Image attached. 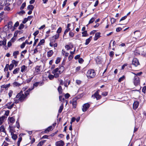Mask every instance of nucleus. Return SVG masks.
Instances as JSON below:
<instances>
[{"label":"nucleus","mask_w":146,"mask_h":146,"mask_svg":"<svg viewBox=\"0 0 146 146\" xmlns=\"http://www.w3.org/2000/svg\"><path fill=\"white\" fill-rule=\"evenodd\" d=\"M31 90L30 89H29L24 92L20 91L17 95L16 98H19L20 101L22 102L27 98V96L29 95Z\"/></svg>","instance_id":"obj_1"},{"label":"nucleus","mask_w":146,"mask_h":146,"mask_svg":"<svg viewBox=\"0 0 146 146\" xmlns=\"http://www.w3.org/2000/svg\"><path fill=\"white\" fill-rule=\"evenodd\" d=\"M86 75L88 78H91L94 77L96 73L93 70H88Z\"/></svg>","instance_id":"obj_2"},{"label":"nucleus","mask_w":146,"mask_h":146,"mask_svg":"<svg viewBox=\"0 0 146 146\" xmlns=\"http://www.w3.org/2000/svg\"><path fill=\"white\" fill-rule=\"evenodd\" d=\"M14 127H13L10 125L9 127V131L11 132L12 138L14 140H15L17 138V135L14 134L13 132L14 131L13 129Z\"/></svg>","instance_id":"obj_3"},{"label":"nucleus","mask_w":146,"mask_h":146,"mask_svg":"<svg viewBox=\"0 0 146 146\" xmlns=\"http://www.w3.org/2000/svg\"><path fill=\"white\" fill-rule=\"evenodd\" d=\"M134 84L137 86L139 84L140 81L139 78L137 76L135 75L133 79Z\"/></svg>","instance_id":"obj_4"},{"label":"nucleus","mask_w":146,"mask_h":146,"mask_svg":"<svg viewBox=\"0 0 146 146\" xmlns=\"http://www.w3.org/2000/svg\"><path fill=\"white\" fill-rule=\"evenodd\" d=\"M98 92V91H96L94 94L92 95V97L94 99L96 98L97 100L100 99L101 98V96L99 95Z\"/></svg>","instance_id":"obj_5"},{"label":"nucleus","mask_w":146,"mask_h":146,"mask_svg":"<svg viewBox=\"0 0 146 146\" xmlns=\"http://www.w3.org/2000/svg\"><path fill=\"white\" fill-rule=\"evenodd\" d=\"M134 34L135 35V37H133V38H134L136 40L139 38L141 36V33L138 30L134 31Z\"/></svg>","instance_id":"obj_6"},{"label":"nucleus","mask_w":146,"mask_h":146,"mask_svg":"<svg viewBox=\"0 0 146 146\" xmlns=\"http://www.w3.org/2000/svg\"><path fill=\"white\" fill-rule=\"evenodd\" d=\"M139 64L138 60L136 58H133L132 61V64L134 66H137Z\"/></svg>","instance_id":"obj_7"},{"label":"nucleus","mask_w":146,"mask_h":146,"mask_svg":"<svg viewBox=\"0 0 146 146\" xmlns=\"http://www.w3.org/2000/svg\"><path fill=\"white\" fill-rule=\"evenodd\" d=\"M90 104L88 103L84 104L83 106L82 111L84 112L86 111L90 107Z\"/></svg>","instance_id":"obj_8"},{"label":"nucleus","mask_w":146,"mask_h":146,"mask_svg":"<svg viewBox=\"0 0 146 146\" xmlns=\"http://www.w3.org/2000/svg\"><path fill=\"white\" fill-rule=\"evenodd\" d=\"M55 145L56 146H63L64 145V142L61 140H60L55 143Z\"/></svg>","instance_id":"obj_9"},{"label":"nucleus","mask_w":146,"mask_h":146,"mask_svg":"<svg viewBox=\"0 0 146 146\" xmlns=\"http://www.w3.org/2000/svg\"><path fill=\"white\" fill-rule=\"evenodd\" d=\"M77 98H74L73 99V101L72 102V104L73 107L75 108H76L77 104Z\"/></svg>","instance_id":"obj_10"},{"label":"nucleus","mask_w":146,"mask_h":146,"mask_svg":"<svg viewBox=\"0 0 146 146\" xmlns=\"http://www.w3.org/2000/svg\"><path fill=\"white\" fill-rule=\"evenodd\" d=\"M139 102L137 101L134 102L133 104V109L135 110L139 106Z\"/></svg>","instance_id":"obj_11"},{"label":"nucleus","mask_w":146,"mask_h":146,"mask_svg":"<svg viewBox=\"0 0 146 146\" xmlns=\"http://www.w3.org/2000/svg\"><path fill=\"white\" fill-rule=\"evenodd\" d=\"M40 67L37 66L35 68V73L36 74H39L40 72Z\"/></svg>","instance_id":"obj_12"},{"label":"nucleus","mask_w":146,"mask_h":146,"mask_svg":"<svg viewBox=\"0 0 146 146\" xmlns=\"http://www.w3.org/2000/svg\"><path fill=\"white\" fill-rule=\"evenodd\" d=\"M100 33L98 32L96 33L95 34V37L94 38V40H96L98 38H99L100 36Z\"/></svg>","instance_id":"obj_13"},{"label":"nucleus","mask_w":146,"mask_h":146,"mask_svg":"<svg viewBox=\"0 0 146 146\" xmlns=\"http://www.w3.org/2000/svg\"><path fill=\"white\" fill-rule=\"evenodd\" d=\"M8 119L9 121V122H10L11 123H13L15 121V119L13 117H9Z\"/></svg>","instance_id":"obj_14"},{"label":"nucleus","mask_w":146,"mask_h":146,"mask_svg":"<svg viewBox=\"0 0 146 146\" xmlns=\"http://www.w3.org/2000/svg\"><path fill=\"white\" fill-rule=\"evenodd\" d=\"M53 130L52 127V126H50L48 127L47 129H46L45 131L44 132L45 133L49 132L50 131H51Z\"/></svg>","instance_id":"obj_15"},{"label":"nucleus","mask_w":146,"mask_h":146,"mask_svg":"<svg viewBox=\"0 0 146 146\" xmlns=\"http://www.w3.org/2000/svg\"><path fill=\"white\" fill-rule=\"evenodd\" d=\"M59 68H57L52 71V73H61L62 72L60 70H59Z\"/></svg>","instance_id":"obj_16"},{"label":"nucleus","mask_w":146,"mask_h":146,"mask_svg":"<svg viewBox=\"0 0 146 146\" xmlns=\"http://www.w3.org/2000/svg\"><path fill=\"white\" fill-rule=\"evenodd\" d=\"M53 54V52L52 50H50L47 52V56L48 57H51Z\"/></svg>","instance_id":"obj_17"},{"label":"nucleus","mask_w":146,"mask_h":146,"mask_svg":"<svg viewBox=\"0 0 146 146\" xmlns=\"http://www.w3.org/2000/svg\"><path fill=\"white\" fill-rule=\"evenodd\" d=\"M6 44V40L4 39L3 41H0V46L3 45L5 46Z\"/></svg>","instance_id":"obj_18"},{"label":"nucleus","mask_w":146,"mask_h":146,"mask_svg":"<svg viewBox=\"0 0 146 146\" xmlns=\"http://www.w3.org/2000/svg\"><path fill=\"white\" fill-rule=\"evenodd\" d=\"M73 47V44H71L70 45H66L65 47L66 49L67 50H69L72 48Z\"/></svg>","instance_id":"obj_19"},{"label":"nucleus","mask_w":146,"mask_h":146,"mask_svg":"<svg viewBox=\"0 0 146 146\" xmlns=\"http://www.w3.org/2000/svg\"><path fill=\"white\" fill-rule=\"evenodd\" d=\"M27 68V67L25 65H23L21 68V72H24L25 71Z\"/></svg>","instance_id":"obj_20"},{"label":"nucleus","mask_w":146,"mask_h":146,"mask_svg":"<svg viewBox=\"0 0 146 146\" xmlns=\"http://www.w3.org/2000/svg\"><path fill=\"white\" fill-rule=\"evenodd\" d=\"M39 84V82H36L34 84H33V87L32 88H30L31 90V91L33 90V89L35 87H37Z\"/></svg>","instance_id":"obj_21"},{"label":"nucleus","mask_w":146,"mask_h":146,"mask_svg":"<svg viewBox=\"0 0 146 146\" xmlns=\"http://www.w3.org/2000/svg\"><path fill=\"white\" fill-rule=\"evenodd\" d=\"M19 53L18 51H16L13 52V56H14L15 58H17V55L19 54Z\"/></svg>","instance_id":"obj_22"},{"label":"nucleus","mask_w":146,"mask_h":146,"mask_svg":"<svg viewBox=\"0 0 146 146\" xmlns=\"http://www.w3.org/2000/svg\"><path fill=\"white\" fill-rule=\"evenodd\" d=\"M13 23L12 22L10 21L9 22L8 24L7 27L9 29H11L12 27Z\"/></svg>","instance_id":"obj_23"},{"label":"nucleus","mask_w":146,"mask_h":146,"mask_svg":"<svg viewBox=\"0 0 146 146\" xmlns=\"http://www.w3.org/2000/svg\"><path fill=\"white\" fill-rule=\"evenodd\" d=\"M55 40L53 39L52 38V39L50 40V43L49 45L50 46L52 47L53 45V43L55 42Z\"/></svg>","instance_id":"obj_24"},{"label":"nucleus","mask_w":146,"mask_h":146,"mask_svg":"<svg viewBox=\"0 0 146 146\" xmlns=\"http://www.w3.org/2000/svg\"><path fill=\"white\" fill-rule=\"evenodd\" d=\"M63 108V104L62 103L61 106L60 107V108L58 110V112L60 113H61Z\"/></svg>","instance_id":"obj_25"},{"label":"nucleus","mask_w":146,"mask_h":146,"mask_svg":"<svg viewBox=\"0 0 146 146\" xmlns=\"http://www.w3.org/2000/svg\"><path fill=\"white\" fill-rule=\"evenodd\" d=\"M5 118V117L4 116H2L0 118V125H1L3 123L4 119Z\"/></svg>","instance_id":"obj_26"},{"label":"nucleus","mask_w":146,"mask_h":146,"mask_svg":"<svg viewBox=\"0 0 146 146\" xmlns=\"http://www.w3.org/2000/svg\"><path fill=\"white\" fill-rule=\"evenodd\" d=\"M82 36L86 37L88 36V35L87 33V31H86L83 32L82 33Z\"/></svg>","instance_id":"obj_27"},{"label":"nucleus","mask_w":146,"mask_h":146,"mask_svg":"<svg viewBox=\"0 0 146 146\" xmlns=\"http://www.w3.org/2000/svg\"><path fill=\"white\" fill-rule=\"evenodd\" d=\"M5 132V130L4 125H2L0 127V132Z\"/></svg>","instance_id":"obj_28"},{"label":"nucleus","mask_w":146,"mask_h":146,"mask_svg":"<svg viewBox=\"0 0 146 146\" xmlns=\"http://www.w3.org/2000/svg\"><path fill=\"white\" fill-rule=\"evenodd\" d=\"M20 69L19 68H16L13 72V73L14 74H16L18 73Z\"/></svg>","instance_id":"obj_29"},{"label":"nucleus","mask_w":146,"mask_h":146,"mask_svg":"<svg viewBox=\"0 0 146 146\" xmlns=\"http://www.w3.org/2000/svg\"><path fill=\"white\" fill-rule=\"evenodd\" d=\"M59 34H56L55 35L53 36L52 37L53 39L55 40H56V39L58 38L59 37Z\"/></svg>","instance_id":"obj_30"},{"label":"nucleus","mask_w":146,"mask_h":146,"mask_svg":"<svg viewBox=\"0 0 146 146\" xmlns=\"http://www.w3.org/2000/svg\"><path fill=\"white\" fill-rule=\"evenodd\" d=\"M46 140H44L40 141L38 144L37 146H41L45 142Z\"/></svg>","instance_id":"obj_31"},{"label":"nucleus","mask_w":146,"mask_h":146,"mask_svg":"<svg viewBox=\"0 0 146 146\" xmlns=\"http://www.w3.org/2000/svg\"><path fill=\"white\" fill-rule=\"evenodd\" d=\"M34 8V6L33 5H29L27 7V9L31 11H33Z\"/></svg>","instance_id":"obj_32"},{"label":"nucleus","mask_w":146,"mask_h":146,"mask_svg":"<svg viewBox=\"0 0 146 146\" xmlns=\"http://www.w3.org/2000/svg\"><path fill=\"white\" fill-rule=\"evenodd\" d=\"M58 90L60 94L62 93V87L60 86H59L58 88Z\"/></svg>","instance_id":"obj_33"},{"label":"nucleus","mask_w":146,"mask_h":146,"mask_svg":"<svg viewBox=\"0 0 146 146\" xmlns=\"http://www.w3.org/2000/svg\"><path fill=\"white\" fill-rule=\"evenodd\" d=\"M44 42L45 40L44 39H42L41 40H40L39 43L37 45V46L41 45L42 44L44 43Z\"/></svg>","instance_id":"obj_34"},{"label":"nucleus","mask_w":146,"mask_h":146,"mask_svg":"<svg viewBox=\"0 0 146 146\" xmlns=\"http://www.w3.org/2000/svg\"><path fill=\"white\" fill-rule=\"evenodd\" d=\"M95 18L92 17L89 21L88 24L92 23L95 19Z\"/></svg>","instance_id":"obj_35"},{"label":"nucleus","mask_w":146,"mask_h":146,"mask_svg":"<svg viewBox=\"0 0 146 146\" xmlns=\"http://www.w3.org/2000/svg\"><path fill=\"white\" fill-rule=\"evenodd\" d=\"M18 62V61H16L15 60H13L12 61V62L13 64H15L16 66L17 65Z\"/></svg>","instance_id":"obj_36"},{"label":"nucleus","mask_w":146,"mask_h":146,"mask_svg":"<svg viewBox=\"0 0 146 146\" xmlns=\"http://www.w3.org/2000/svg\"><path fill=\"white\" fill-rule=\"evenodd\" d=\"M22 138L21 137H19L18 138V140L17 142V145L18 146H19L20 143L22 141Z\"/></svg>","instance_id":"obj_37"},{"label":"nucleus","mask_w":146,"mask_h":146,"mask_svg":"<svg viewBox=\"0 0 146 146\" xmlns=\"http://www.w3.org/2000/svg\"><path fill=\"white\" fill-rule=\"evenodd\" d=\"M54 74V76L55 78H57L59 77L60 74L61 73H52Z\"/></svg>","instance_id":"obj_38"},{"label":"nucleus","mask_w":146,"mask_h":146,"mask_svg":"<svg viewBox=\"0 0 146 146\" xmlns=\"http://www.w3.org/2000/svg\"><path fill=\"white\" fill-rule=\"evenodd\" d=\"M61 58L60 57H57L55 61V63L56 64H58L60 62L61 60Z\"/></svg>","instance_id":"obj_39"},{"label":"nucleus","mask_w":146,"mask_h":146,"mask_svg":"<svg viewBox=\"0 0 146 146\" xmlns=\"http://www.w3.org/2000/svg\"><path fill=\"white\" fill-rule=\"evenodd\" d=\"M39 31L37 30V31H35V32L33 34V35L34 36V39H35V38L36 36L38 34V33H39Z\"/></svg>","instance_id":"obj_40"},{"label":"nucleus","mask_w":146,"mask_h":146,"mask_svg":"<svg viewBox=\"0 0 146 146\" xmlns=\"http://www.w3.org/2000/svg\"><path fill=\"white\" fill-rule=\"evenodd\" d=\"M13 85L15 86H19L20 84L17 82H14Z\"/></svg>","instance_id":"obj_41"},{"label":"nucleus","mask_w":146,"mask_h":146,"mask_svg":"<svg viewBox=\"0 0 146 146\" xmlns=\"http://www.w3.org/2000/svg\"><path fill=\"white\" fill-rule=\"evenodd\" d=\"M125 79V77L124 75H123L122 77L119 78V82L123 81Z\"/></svg>","instance_id":"obj_42"},{"label":"nucleus","mask_w":146,"mask_h":146,"mask_svg":"<svg viewBox=\"0 0 146 146\" xmlns=\"http://www.w3.org/2000/svg\"><path fill=\"white\" fill-rule=\"evenodd\" d=\"M17 98L16 97L14 99V103L15 104H17L19 102L20 100H19V99H17Z\"/></svg>","instance_id":"obj_43"},{"label":"nucleus","mask_w":146,"mask_h":146,"mask_svg":"<svg viewBox=\"0 0 146 146\" xmlns=\"http://www.w3.org/2000/svg\"><path fill=\"white\" fill-rule=\"evenodd\" d=\"M14 66V65L13 64H11L9 65V70H11L13 68Z\"/></svg>","instance_id":"obj_44"},{"label":"nucleus","mask_w":146,"mask_h":146,"mask_svg":"<svg viewBox=\"0 0 146 146\" xmlns=\"http://www.w3.org/2000/svg\"><path fill=\"white\" fill-rule=\"evenodd\" d=\"M54 77V76L50 74L48 76V78L50 80H52L53 79Z\"/></svg>","instance_id":"obj_45"},{"label":"nucleus","mask_w":146,"mask_h":146,"mask_svg":"<svg viewBox=\"0 0 146 146\" xmlns=\"http://www.w3.org/2000/svg\"><path fill=\"white\" fill-rule=\"evenodd\" d=\"M10 104H10H7L6 105L7 106V108L9 109H11L13 108V107L11 106V105L9 106Z\"/></svg>","instance_id":"obj_46"},{"label":"nucleus","mask_w":146,"mask_h":146,"mask_svg":"<svg viewBox=\"0 0 146 146\" xmlns=\"http://www.w3.org/2000/svg\"><path fill=\"white\" fill-rule=\"evenodd\" d=\"M16 125L17 128L18 129H19L20 127V125L18 120L16 121Z\"/></svg>","instance_id":"obj_47"},{"label":"nucleus","mask_w":146,"mask_h":146,"mask_svg":"<svg viewBox=\"0 0 146 146\" xmlns=\"http://www.w3.org/2000/svg\"><path fill=\"white\" fill-rule=\"evenodd\" d=\"M90 41L91 40L90 39H89L88 38L86 40V42L85 43V45H88Z\"/></svg>","instance_id":"obj_48"},{"label":"nucleus","mask_w":146,"mask_h":146,"mask_svg":"<svg viewBox=\"0 0 146 146\" xmlns=\"http://www.w3.org/2000/svg\"><path fill=\"white\" fill-rule=\"evenodd\" d=\"M24 27V25L22 24H21L19 26V29L20 30L23 29Z\"/></svg>","instance_id":"obj_49"},{"label":"nucleus","mask_w":146,"mask_h":146,"mask_svg":"<svg viewBox=\"0 0 146 146\" xmlns=\"http://www.w3.org/2000/svg\"><path fill=\"white\" fill-rule=\"evenodd\" d=\"M35 39V41L34 43V44H33V46H35L36 45V43L37 42L38 40V39L37 38L36 39Z\"/></svg>","instance_id":"obj_50"},{"label":"nucleus","mask_w":146,"mask_h":146,"mask_svg":"<svg viewBox=\"0 0 146 146\" xmlns=\"http://www.w3.org/2000/svg\"><path fill=\"white\" fill-rule=\"evenodd\" d=\"M62 31V28L61 27H59L58 29V30L57 31V34H59V33H60Z\"/></svg>","instance_id":"obj_51"},{"label":"nucleus","mask_w":146,"mask_h":146,"mask_svg":"<svg viewBox=\"0 0 146 146\" xmlns=\"http://www.w3.org/2000/svg\"><path fill=\"white\" fill-rule=\"evenodd\" d=\"M13 93V92L12 90H10L9 91V97H10L11 96L12 94Z\"/></svg>","instance_id":"obj_52"},{"label":"nucleus","mask_w":146,"mask_h":146,"mask_svg":"<svg viewBox=\"0 0 146 146\" xmlns=\"http://www.w3.org/2000/svg\"><path fill=\"white\" fill-rule=\"evenodd\" d=\"M84 61V60L82 58H80L78 60L79 62L80 63H82Z\"/></svg>","instance_id":"obj_53"},{"label":"nucleus","mask_w":146,"mask_h":146,"mask_svg":"<svg viewBox=\"0 0 146 146\" xmlns=\"http://www.w3.org/2000/svg\"><path fill=\"white\" fill-rule=\"evenodd\" d=\"M15 38L13 37L10 40V41L12 42H14L15 40Z\"/></svg>","instance_id":"obj_54"},{"label":"nucleus","mask_w":146,"mask_h":146,"mask_svg":"<svg viewBox=\"0 0 146 146\" xmlns=\"http://www.w3.org/2000/svg\"><path fill=\"white\" fill-rule=\"evenodd\" d=\"M74 56L72 55H70L68 57V59L69 60H71L73 58Z\"/></svg>","instance_id":"obj_55"},{"label":"nucleus","mask_w":146,"mask_h":146,"mask_svg":"<svg viewBox=\"0 0 146 146\" xmlns=\"http://www.w3.org/2000/svg\"><path fill=\"white\" fill-rule=\"evenodd\" d=\"M116 20L114 18H112L111 19V21L112 23H114L115 21Z\"/></svg>","instance_id":"obj_56"},{"label":"nucleus","mask_w":146,"mask_h":146,"mask_svg":"<svg viewBox=\"0 0 146 146\" xmlns=\"http://www.w3.org/2000/svg\"><path fill=\"white\" fill-rule=\"evenodd\" d=\"M9 111L8 110L5 111V113L4 115L7 116H8L9 115Z\"/></svg>","instance_id":"obj_57"},{"label":"nucleus","mask_w":146,"mask_h":146,"mask_svg":"<svg viewBox=\"0 0 146 146\" xmlns=\"http://www.w3.org/2000/svg\"><path fill=\"white\" fill-rule=\"evenodd\" d=\"M70 96V94L68 93L64 95L65 97L66 98H68Z\"/></svg>","instance_id":"obj_58"},{"label":"nucleus","mask_w":146,"mask_h":146,"mask_svg":"<svg viewBox=\"0 0 146 146\" xmlns=\"http://www.w3.org/2000/svg\"><path fill=\"white\" fill-rule=\"evenodd\" d=\"M25 45V43L23 42L21 45V48H23Z\"/></svg>","instance_id":"obj_59"},{"label":"nucleus","mask_w":146,"mask_h":146,"mask_svg":"<svg viewBox=\"0 0 146 146\" xmlns=\"http://www.w3.org/2000/svg\"><path fill=\"white\" fill-rule=\"evenodd\" d=\"M70 30V28H67L65 31L64 34L65 35L68 31Z\"/></svg>","instance_id":"obj_60"},{"label":"nucleus","mask_w":146,"mask_h":146,"mask_svg":"<svg viewBox=\"0 0 146 146\" xmlns=\"http://www.w3.org/2000/svg\"><path fill=\"white\" fill-rule=\"evenodd\" d=\"M127 18V16H125L123 17H122L121 19H120V21H123L125 20Z\"/></svg>","instance_id":"obj_61"},{"label":"nucleus","mask_w":146,"mask_h":146,"mask_svg":"<svg viewBox=\"0 0 146 146\" xmlns=\"http://www.w3.org/2000/svg\"><path fill=\"white\" fill-rule=\"evenodd\" d=\"M69 35L71 37H73L74 36V34L72 32H70L69 33Z\"/></svg>","instance_id":"obj_62"},{"label":"nucleus","mask_w":146,"mask_h":146,"mask_svg":"<svg viewBox=\"0 0 146 146\" xmlns=\"http://www.w3.org/2000/svg\"><path fill=\"white\" fill-rule=\"evenodd\" d=\"M108 94V92H103L102 94V95L104 96H107Z\"/></svg>","instance_id":"obj_63"},{"label":"nucleus","mask_w":146,"mask_h":146,"mask_svg":"<svg viewBox=\"0 0 146 146\" xmlns=\"http://www.w3.org/2000/svg\"><path fill=\"white\" fill-rule=\"evenodd\" d=\"M3 146H8L9 145V144L5 141H4L3 143Z\"/></svg>","instance_id":"obj_64"}]
</instances>
